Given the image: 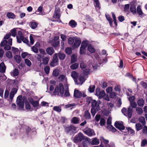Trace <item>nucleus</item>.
I'll use <instances>...</instances> for the list:
<instances>
[{"mask_svg":"<svg viewBox=\"0 0 147 147\" xmlns=\"http://www.w3.org/2000/svg\"><path fill=\"white\" fill-rule=\"evenodd\" d=\"M74 44L73 45L74 47H78L80 45L81 41L80 38H75L74 39Z\"/></svg>","mask_w":147,"mask_h":147,"instance_id":"f3484780","label":"nucleus"},{"mask_svg":"<svg viewBox=\"0 0 147 147\" xmlns=\"http://www.w3.org/2000/svg\"><path fill=\"white\" fill-rule=\"evenodd\" d=\"M94 4L97 11H99L100 9V3L98 0H93Z\"/></svg>","mask_w":147,"mask_h":147,"instance_id":"aec40b11","label":"nucleus"},{"mask_svg":"<svg viewBox=\"0 0 147 147\" xmlns=\"http://www.w3.org/2000/svg\"><path fill=\"white\" fill-rule=\"evenodd\" d=\"M135 126L136 130L138 131L142 128V125L139 123H136L135 125Z\"/></svg>","mask_w":147,"mask_h":147,"instance_id":"37998d69","label":"nucleus"},{"mask_svg":"<svg viewBox=\"0 0 147 147\" xmlns=\"http://www.w3.org/2000/svg\"><path fill=\"white\" fill-rule=\"evenodd\" d=\"M127 129L128 132V133L130 134L133 135L135 134V131L130 127H127Z\"/></svg>","mask_w":147,"mask_h":147,"instance_id":"8fccbe9b","label":"nucleus"},{"mask_svg":"<svg viewBox=\"0 0 147 147\" xmlns=\"http://www.w3.org/2000/svg\"><path fill=\"white\" fill-rule=\"evenodd\" d=\"M84 117L86 119H90L91 118V115L90 113L88 111H86L84 114Z\"/></svg>","mask_w":147,"mask_h":147,"instance_id":"72a5a7b5","label":"nucleus"},{"mask_svg":"<svg viewBox=\"0 0 147 147\" xmlns=\"http://www.w3.org/2000/svg\"><path fill=\"white\" fill-rule=\"evenodd\" d=\"M49 58L47 57H45L43 58V63L45 65H47L49 61Z\"/></svg>","mask_w":147,"mask_h":147,"instance_id":"a18cd8bd","label":"nucleus"},{"mask_svg":"<svg viewBox=\"0 0 147 147\" xmlns=\"http://www.w3.org/2000/svg\"><path fill=\"white\" fill-rule=\"evenodd\" d=\"M111 108L106 107L105 106H103L101 109L102 113L105 115H108L110 112Z\"/></svg>","mask_w":147,"mask_h":147,"instance_id":"2eb2a0df","label":"nucleus"},{"mask_svg":"<svg viewBox=\"0 0 147 147\" xmlns=\"http://www.w3.org/2000/svg\"><path fill=\"white\" fill-rule=\"evenodd\" d=\"M14 58L15 60L18 63H19L21 61V57L19 55H16L14 56Z\"/></svg>","mask_w":147,"mask_h":147,"instance_id":"473e14b6","label":"nucleus"},{"mask_svg":"<svg viewBox=\"0 0 147 147\" xmlns=\"http://www.w3.org/2000/svg\"><path fill=\"white\" fill-rule=\"evenodd\" d=\"M18 69H14L12 72V75L14 76H17L18 75Z\"/></svg>","mask_w":147,"mask_h":147,"instance_id":"864d4df0","label":"nucleus"},{"mask_svg":"<svg viewBox=\"0 0 147 147\" xmlns=\"http://www.w3.org/2000/svg\"><path fill=\"white\" fill-rule=\"evenodd\" d=\"M138 105L140 107H143L144 103V100L142 98L139 99L137 101Z\"/></svg>","mask_w":147,"mask_h":147,"instance_id":"7c9ffc66","label":"nucleus"},{"mask_svg":"<svg viewBox=\"0 0 147 147\" xmlns=\"http://www.w3.org/2000/svg\"><path fill=\"white\" fill-rule=\"evenodd\" d=\"M65 52L67 54L69 55L71 53V49L70 48H67L65 49Z\"/></svg>","mask_w":147,"mask_h":147,"instance_id":"680f3d73","label":"nucleus"},{"mask_svg":"<svg viewBox=\"0 0 147 147\" xmlns=\"http://www.w3.org/2000/svg\"><path fill=\"white\" fill-rule=\"evenodd\" d=\"M2 46H4V48L5 50H9L10 49L11 47V45L7 44V40H4L1 44Z\"/></svg>","mask_w":147,"mask_h":147,"instance_id":"dca6fc26","label":"nucleus"},{"mask_svg":"<svg viewBox=\"0 0 147 147\" xmlns=\"http://www.w3.org/2000/svg\"><path fill=\"white\" fill-rule=\"evenodd\" d=\"M130 11L133 14H135L136 13V7L135 5H132L131 6L130 9Z\"/></svg>","mask_w":147,"mask_h":147,"instance_id":"a878e982","label":"nucleus"},{"mask_svg":"<svg viewBox=\"0 0 147 147\" xmlns=\"http://www.w3.org/2000/svg\"><path fill=\"white\" fill-rule=\"evenodd\" d=\"M32 50L35 53H37L38 51V48L35 47V45L32 47Z\"/></svg>","mask_w":147,"mask_h":147,"instance_id":"338daca9","label":"nucleus"},{"mask_svg":"<svg viewBox=\"0 0 147 147\" xmlns=\"http://www.w3.org/2000/svg\"><path fill=\"white\" fill-rule=\"evenodd\" d=\"M10 32L12 36H13L14 37L15 36L17 33V32L16 31V29L15 28H13L12 30H11L10 31Z\"/></svg>","mask_w":147,"mask_h":147,"instance_id":"5fc2aeb1","label":"nucleus"},{"mask_svg":"<svg viewBox=\"0 0 147 147\" xmlns=\"http://www.w3.org/2000/svg\"><path fill=\"white\" fill-rule=\"evenodd\" d=\"M121 111L124 115L128 117L129 118L131 117L132 113V109L131 106H129L127 108L124 107L121 110Z\"/></svg>","mask_w":147,"mask_h":147,"instance_id":"20e7f679","label":"nucleus"},{"mask_svg":"<svg viewBox=\"0 0 147 147\" xmlns=\"http://www.w3.org/2000/svg\"><path fill=\"white\" fill-rule=\"evenodd\" d=\"M95 95L97 96L99 98H102L105 95V92L104 90H100L99 88H97L96 90Z\"/></svg>","mask_w":147,"mask_h":147,"instance_id":"0eeeda50","label":"nucleus"},{"mask_svg":"<svg viewBox=\"0 0 147 147\" xmlns=\"http://www.w3.org/2000/svg\"><path fill=\"white\" fill-rule=\"evenodd\" d=\"M74 39H73L72 38L69 37L68 38V43L69 45H72L73 44Z\"/></svg>","mask_w":147,"mask_h":147,"instance_id":"0e129e2a","label":"nucleus"},{"mask_svg":"<svg viewBox=\"0 0 147 147\" xmlns=\"http://www.w3.org/2000/svg\"><path fill=\"white\" fill-rule=\"evenodd\" d=\"M27 101V99L26 98H24L22 99V96H19L17 99V104L19 106L20 109H23L24 107V103H26Z\"/></svg>","mask_w":147,"mask_h":147,"instance_id":"7ed1b4c3","label":"nucleus"},{"mask_svg":"<svg viewBox=\"0 0 147 147\" xmlns=\"http://www.w3.org/2000/svg\"><path fill=\"white\" fill-rule=\"evenodd\" d=\"M88 43V40H85L83 41L81 44L80 47L84 48H86Z\"/></svg>","mask_w":147,"mask_h":147,"instance_id":"c9c22d12","label":"nucleus"},{"mask_svg":"<svg viewBox=\"0 0 147 147\" xmlns=\"http://www.w3.org/2000/svg\"><path fill=\"white\" fill-rule=\"evenodd\" d=\"M100 138L101 142H102L103 141L105 144V147H108V146H109V147H115L114 146H109L108 144L109 143V141L105 139L103 137H101Z\"/></svg>","mask_w":147,"mask_h":147,"instance_id":"a211bd4d","label":"nucleus"},{"mask_svg":"<svg viewBox=\"0 0 147 147\" xmlns=\"http://www.w3.org/2000/svg\"><path fill=\"white\" fill-rule=\"evenodd\" d=\"M147 146V140L144 139L142 140L141 143V146L143 147L145 146Z\"/></svg>","mask_w":147,"mask_h":147,"instance_id":"09e8293b","label":"nucleus"},{"mask_svg":"<svg viewBox=\"0 0 147 147\" xmlns=\"http://www.w3.org/2000/svg\"><path fill=\"white\" fill-rule=\"evenodd\" d=\"M7 16L9 18L13 19L15 17V15L11 12H8L7 13Z\"/></svg>","mask_w":147,"mask_h":147,"instance_id":"79ce46f5","label":"nucleus"},{"mask_svg":"<svg viewBox=\"0 0 147 147\" xmlns=\"http://www.w3.org/2000/svg\"><path fill=\"white\" fill-rule=\"evenodd\" d=\"M44 70L47 74H48L49 72L50 67L49 66H47L44 68Z\"/></svg>","mask_w":147,"mask_h":147,"instance_id":"e2e57ef3","label":"nucleus"},{"mask_svg":"<svg viewBox=\"0 0 147 147\" xmlns=\"http://www.w3.org/2000/svg\"><path fill=\"white\" fill-rule=\"evenodd\" d=\"M71 76L74 79V82L77 84H80V85H81L85 81V80L83 76H81L78 79L79 80V83L78 82L77 79L78 78V75L76 71H73L71 72Z\"/></svg>","mask_w":147,"mask_h":147,"instance_id":"f257e3e1","label":"nucleus"},{"mask_svg":"<svg viewBox=\"0 0 147 147\" xmlns=\"http://www.w3.org/2000/svg\"><path fill=\"white\" fill-rule=\"evenodd\" d=\"M47 53L50 55H52L54 52L53 48L52 47H49L46 49Z\"/></svg>","mask_w":147,"mask_h":147,"instance_id":"4be33fe9","label":"nucleus"},{"mask_svg":"<svg viewBox=\"0 0 147 147\" xmlns=\"http://www.w3.org/2000/svg\"><path fill=\"white\" fill-rule=\"evenodd\" d=\"M53 75L57 77L59 75V71L57 69H54L53 73Z\"/></svg>","mask_w":147,"mask_h":147,"instance_id":"052dcab7","label":"nucleus"},{"mask_svg":"<svg viewBox=\"0 0 147 147\" xmlns=\"http://www.w3.org/2000/svg\"><path fill=\"white\" fill-rule=\"evenodd\" d=\"M53 109L55 111L58 112H60L61 111V107L59 106H54L53 108Z\"/></svg>","mask_w":147,"mask_h":147,"instance_id":"de8ad7c7","label":"nucleus"},{"mask_svg":"<svg viewBox=\"0 0 147 147\" xmlns=\"http://www.w3.org/2000/svg\"><path fill=\"white\" fill-rule=\"evenodd\" d=\"M58 54L55 53L53 55V59L50 63V65L52 67H55L58 64Z\"/></svg>","mask_w":147,"mask_h":147,"instance_id":"423d86ee","label":"nucleus"},{"mask_svg":"<svg viewBox=\"0 0 147 147\" xmlns=\"http://www.w3.org/2000/svg\"><path fill=\"white\" fill-rule=\"evenodd\" d=\"M65 131L67 133H69L71 131L73 132L75 130V127L73 126H70L69 127H67L65 128Z\"/></svg>","mask_w":147,"mask_h":147,"instance_id":"412c9836","label":"nucleus"},{"mask_svg":"<svg viewBox=\"0 0 147 147\" xmlns=\"http://www.w3.org/2000/svg\"><path fill=\"white\" fill-rule=\"evenodd\" d=\"M16 38L17 42L19 43H21L22 41L26 43L28 42V40L24 37L22 32L20 31H19L18 32V35Z\"/></svg>","mask_w":147,"mask_h":147,"instance_id":"39448f33","label":"nucleus"},{"mask_svg":"<svg viewBox=\"0 0 147 147\" xmlns=\"http://www.w3.org/2000/svg\"><path fill=\"white\" fill-rule=\"evenodd\" d=\"M29 26L32 29H35L37 26V23L34 21H33L30 22Z\"/></svg>","mask_w":147,"mask_h":147,"instance_id":"5701e85b","label":"nucleus"},{"mask_svg":"<svg viewBox=\"0 0 147 147\" xmlns=\"http://www.w3.org/2000/svg\"><path fill=\"white\" fill-rule=\"evenodd\" d=\"M137 13L139 16L142 15L144 14L141 9V7L140 5L138 6L137 8Z\"/></svg>","mask_w":147,"mask_h":147,"instance_id":"2f4dec72","label":"nucleus"},{"mask_svg":"<svg viewBox=\"0 0 147 147\" xmlns=\"http://www.w3.org/2000/svg\"><path fill=\"white\" fill-rule=\"evenodd\" d=\"M79 65L78 63H76L72 64L70 67V68L72 70H74L77 69Z\"/></svg>","mask_w":147,"mask_h":147,"instance_id":"4c0bfd02","label":"nucleus"},{"mask_svg":"<svg viewBox=\"0 0 147 147\" xmlns=\"http://www.w3.org/2000/svg\"><path fill=\"white\" fill-rule=\"evenodd\" d=\"M94 58L96 59L97 62L96 66H99V65L102 63L103 61L100 58L98 53H95L94 55Z\"/></svg>","mask_w":147,"mask_h":147,"instance_id":"ddd939ff","label":"nucleus"},{"mask_svg":"<svg viewBox=\"0 0 147 147\" xmlns=\"http://www.w3.org/2000/svg\"><path fill=\"white\" fill-rule=\"evenodd\" d=\"M83 74L84 76L88 75L90 71V69H87L86 68H85L84 69H83Z\"/></svg>","mask_w":147,"mask_h":147,"instance_id":"603ef678","label":"nucleus"},{"mask_svg":"<svg viewBox=\"0 0 147 147\" xmlns=\"http://www.w3.org/2000/svg\"><path fill=\"white\" fill-rule=\"evenodd\" d=\"M77 57L76 55H73L71 58V62L72 63L75 62L76 61Z\"/></svg>","mask_w":147,"mask_h":147,"instance_id":"3c124183","label":"nucleus"},{"mask_svg":"<svg viewBox=\"0 0 147 147\" xmlns=\"http://www.w3.org/2000/svg\"><path fill=\"white\" fill-rule=\"evenodd\" d=\"M107 128L108 129L113 132H115L116 131V129L112 125H108Z\"/></svg>","mask_w":147,"mask_h":147,"instance_id":"ea45409f","label":"nucleus"},{"mask_svg":"<svg viewBox=\"0 0 147 147\" xmlns=\"http://www.w3.org/2000/svg\"><path fill=\"white\" fill-rule=\"evenodd\" d=\"M69 24L72 28H74L76 26L77 23L74 20H72L69 22Z\"/></svg>","mask_w":147,"mask_h":147,"instance_id":"cd10ccee","label":"nucleus"},{"mask_svg":"<svg viewBox=\"0 0 147 147\" xmlns=\"http://www.w3.org/2000/svg\"><path fill=\"white\" fill-rule=\"evenodd\" d=\"M71 122L74 124H77L79 123V120L76 117H74L71 120Z\"/></svg>","mask_w":147,"mask_h":147,"instance_id":"58836bf2","label":"nucleus"},{"mask_svg":"<svg viewBox=\"0 0 147 147\" xmlns=\"http://www.w3.org/2000/svg\"><path fill=\"white\" fill-rule=\"evenodd\" d=\"M87 138V140H88V138ZM89 144V143H88V140H84L83 141L82 144L83 147H82V144H80L79 145L78 147H88L87 146Z\"/></svg>","mask_w":147,"mask_h":147,"instance_id":"c756f323","label":"nucleus"},{"mask_svg":"<svg viewBox=\"0 0 147 147\" xmlns=\"http://www.w3.org/2000/svg\"><path fill=\"white\" fill-rule=\"evenodd\" d=\"M84 138L83 134L80 132L74 138V142L75 143H77L81 141Z\"/></svg>","mask_w":147,"mask_h":147,"instance_id":"1a4fd4ad","label":"nucleus"},{"mask_svg":"<svg viewBox=\"0 0 147 147\" xmlns=\"http://www.w3.org/2000/svg\"><path fill=\"white\" fill-rule=\"evenodd\" d=\"M136 110L138 114L139 115H141L143 112L142 109L140 107H136Z\"/></svg>","mask_w":147,"mask_h":147,"instance_id":"c03bdc74","label":"nucleus"},{"mask_svg":"<svg viewBox=\"0 0 147 147\" xmlns=\"http://www.w3.org/2000/svg\"><path fill=\"white\" fill-rule=\"evenodd\" d=\"M5 55L6 57L9 59H11L13 57L12 53L9 51H7L5 54Z\"/></svg>","mask_w":147,"mask_h":147,"instance_id":"49530a36","label":"nucleus"},{"mask_svg":"<svg viewBox=\"0 0 147 147\" xmlns=\"http://www.w3.org/2000/svg\"><path fill=\"white\" fill-rule=\"evenodd\" d=\"M88 49L91 53H93L95 51V49L91 44L88 45Z\"/></svg>","mask_w":147,"mask_h":147,"instance_id":"f704fd0d","label":"nucleus"},{"mask_svg":"<svg viewBox=\"0 0 147 147\" xmlns=\"http://www.w3.org/2000/svg\"><path fill=\"white\" fill-rule=\"evenodd\" d=\"M64 92V86L61 83H60L59 85L55 88L53 95L57 94L59 95L60 93L61 95L63 94Z\"/></svg>","mask_w":147,"mask_h":147,"instance_id":"f03ea898","label":"nucleus"},{"mask_svg":"<svg viewBox=\"0 0 147 147\" xmlns=\"http://www.w3.org/2000/svg\"><path fill=\"white\" fill-rule=\"evenodd\" d=\"M31 104L33 107H37L38 109L40 107H39V102L38 101H33L31 102Z\"/></svg>","mask_w":147,"mask_h":147,"instance_id":"e433bc0d","label":"nucleus"},{"mask_svg":"<svg viewBox=\"0 0 147 147\" xmlns=\"http://www.w3.org/2000/svg\"><path fill=\"white\" fill-rule=\"evenodd\" d=\"M142 128V132L144 134H146L147 133V126L145 125Z\"/></svg>","mask_w":147,"mask_h":147,"instance_id":"774afa93","label":"nucleus"},{"mask_svg":"<svg viewBox=\"0 0 147 147\" xmlns=\"http://www.w3.org/2000/svg\"><path fill=\"white\" fill-rule=\"evenodd\" d=\"M139 121L143 125H144L146 124L145 119L144 117L141 116L138 119Z\"/></svg>","mask_w":147,"mask_h":147,"instance_id":"bb28decb","label":"nucleus"},{"mask_svg":"<svg viewBox=\"0 0 147 147\" xmlns=\"http://www.w3.org/2000/svg\"><path fill=\"white\" fill-rule=\"evenodd\" d=\"M6 67L3 62L0 64V72L4 73L5 72Z\"/></svg>","mask_w":147,"mask_h":147,"instance_id":"b1692460","label":"nucleus"},{"mask_svg":"<svg viewBox=\"0 0 147 147\" xmlns=\"http://www.w3.org/2000/svg\"><path fill=\"white\" fill-rule=\"evenodd\" d=\"M99 140L96 138H95L93 139L91 144L92 145H97L99 144Z\"/></svg>","mask_w":147,"mask_h":147,"instance_id":"393cba45","label":"nucleus"},{"mask_svg":"<svg viewBox=\"0 0 147 147\" xmlns=\"http://www.w3.org/2000/svg\"><path fill=\"white\" fill-rule=\"evenodd\" d=\"M59 57L60 59L63 60L65 57V55L63 53H59L58 54Z\"/></svg>","mask_w":147,"mask_h":147,"instance_id":"a19ab883","label":"nucleus"},{"mask_svg":"<svg viewBox=\"0 0 147 147\" xmlns=\"http://www.w3.org/2000/svg\"><path fill=\"white\" fill-rule=\"evenodd\" d=\"M130 106H131L132 109L133 108H134L136 107L137 104L136 102L134 101L130 102Z\"/></svg>","mask_w":147,"mask_h":147,"instance_id":"13d9d810","label":"nucleus"},{"mask_svg":"<svg viewBox=\"0 0 147 147\" xmlns=\"http://www.w3.org/2000/svg\"><path fill=\"white\" fill-rule=\"evenodd\" d=\"M100 103V102H96L95 100H93L92 102V108H95L97 111H98L100 110V107L99 104Z\"/></svg>","mask_w":147,"mask_h":147,"instance_id":"9d476101","label":"nucleus"},{"mask_svg":"<svg viewBox=\"0 0 147 147\" xmlns=\"http://www.w3.org/2000/svg\"><path fill=\"white\" fill-rule=\"evenodd\" d=\"M82 96L81 93L78 90L75 89L74 93V96L77 98L81 97Z\"/></svg>","mask_w":147,"mask_h":147,"instance_id":"6ab92c4d","label":"nucleus"},{"mask_svg":"<svg viewBox=\"0 0 147 147\" xmlns=\"http://www.w3.org/2000/svg\"><path fill=\"white\" fill-rule=\"evenodd\" d=\"M58 79L59 81L64 82L65 88L67 87V88H68V86L67 82V79L65 75H60L58 78Z\"/></svg>","mask_w":147,"mask_h":147,"instance_id":"f8f14e48","label":"nucleus"},{"mask_svg":"<svg viewBox=\"0 0 147 147\" xmlns=\"http://www.w3.org/2000/svg\"><path fill=\"white\" fill-rule=\"evenodd\" d=\"M61 16V14L60 13V9L58 7H55V10L53 16V17L55 18L59 19ZM59 21L58 22H61V21L59 19Z\"/></svg>","mask_w":147,"mask_h":147,"instance_id":"6e6552de","label":"nucleus"},{"mask_svg":"<svg viewBox=\"0 0 147 147\" xmlns=\"http://www.w3.org/2000/svg\"><path fill=\"white\" fill-rule=\"evenodd\" d=\"M115 126L116 128L121 131L125 129L123 125V123L121 121H116L115 123Z\"/></svg>","mask_w":147,"mask_h":147,"instance_id":"9b49d317","label":"nucleus"},{"mask_svg":"<svg viewBox=\"0 0 147 147\" xmlns=\"http://www.w3.org/2000/svg\"><path fill=\"white\" fill-rule=\"evenodd\" d=\"M96 108H92L91 109V113L92 115L93 116H94L96 113Z\"/></svg>","mask_w":147,"mask_h":147,"instance_id":"69168bd1","label":"nucleus"},{"mask_svg":"<svg viewBox=\"0 0 147 147\" xmlns=\"http://www.w3.org/2000/svg\"><path fill=\"white\" fill-rule=\"evenodd\" d=\"M52 45L55 49H56L59 46V41H55L53 40L52 42Z\"/></svg>","mask_w":147,"mask_h":147,"instance_id":"c85d7f7f","label":"nucleus"},{"mask_svg":"<svg viewBox=\"0 0 147 147\" xmlns=\"http://www.w3.org/2000/svg\"><path fill=\"white\" fill-rule=\"evenodd\" d=\"M84 132L85 134L89 136L95 135V133L93 130L91 128H88L85 130Z\"/></svg>","mask_w":147,"mask_h":147,"instance_id":"4468645a","label":"nucleus"},{"mask_svg":"<svg viewBox=\"0 0 147 147\" xmlns=\"http://www.w3.org/2000/svg\"><path fill=\"white\" fill-rule=\"evenodd\" d=\"M129 4H127L125 5L124 7V11L125 12H128L129 10Z\"/></svg>","mask_w":147,"mask_h":147,"instance_id":"4d7b16f0","label":"nucleus"},{"mask_svg":"<svg viewBox=\"0 0 147 147\" xmlns=\"http://www.w3.org/2000/svg\"><path fill=\"white\" fill-rule=\"evenodd\" d=\"M24 61L25 63L29 67L31 65L32 63L30 60L28 59H25Z\"/></svg>","mask_w":147,"mask_h":147,"instance_id":"bf43d9fd","label":"nucleus"},{"mask_svg":"<svg viewBox=\"0 0 147 147\" xmlns=\"http://www.w3.org/2000/svg\"><path fill=\"white\" fill-rule=\"evenodd\" d=\"M95 86L94 85L90 86L88 90L90 92H94Z\"/></svg>","mask_w":147,"mask_h":147,"instance_id":"6e6d98bb","label":"nucleus"}]
</instances>
